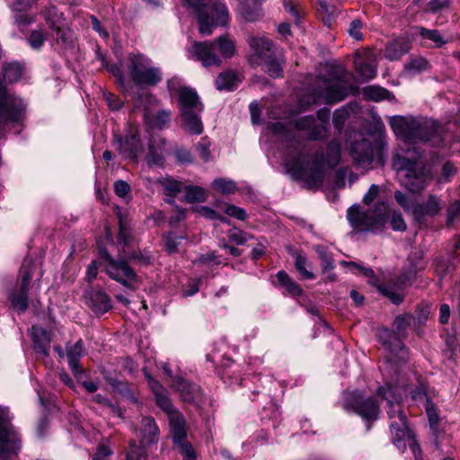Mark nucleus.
Returning <instances> with one entry per match:
<instances>
[{
	"mask_svg": "<svg viewBox=\"0 0 460 460\" xmlns=\"http://www.w3.org/2000/svg\"><path fill=\"white\" fill-rule=\"evenodd\" d=\"M341 156L340 144L332 141L327 146L326 154L317 151L314 154L303 147L295 156L286 160L288 171L296 178L301 179L306 188H319L325 174V165L334 167Z\"/></svg>",
	"mask_w": 460,
	"mask_h": 460,
	"instance_id": "obj_1",
	"label": "nucleus"
},
{
	"mask_svg": "<svg viewBox=\"0 0 460 460\" xmlns=\"http://www.w3.org/2000/svg\"><path fill=\"white\" fill-rule=\"evenodd\" d=\"M390 125L396 136L405 142H428L439 144L446 132V125H441L431 119H410L395 116L390 119Z\"/></svg>",
	"mask_w": 460,
	"mask_h": 460,
	"instance_id": "obj_2",
	"label": "nucleus"
},
{
	"mask_svg": "<svg viewBox=\"0 0 460 460\" xmlns=\"http://www.w3.org/2000/svg\"><path fill=\"white\" fill-rule=\"evenodd\" d=\"M394 166L404 172L402 185L412 193H420L431 181L430 172L421 161V153L416 147L408 148L405 155H397Z\"/></svg>",
	"mask_w": 460,
	"mask_h": 460,
	"instance_id": "obj_3",
	"label": "nucleus"
},
{
	"mask_svg": "<svg viewBox=\"0 0 460 460\" xmlns=\"http://www.w3.org/2000/svg\"><path fill=\"white\" fill-rule=\"evenodd\" d=\"M182 2L195 10L199 24V31L202 35H210L213 28L225 26L228 22V9L220 1L182 0Z\"/></svg>",
	"mask_w": 460,
	"mask_h": 460,
	"instance_id": "obj_4",
	"label": "nucleus"
},
{
	"mask_svg": "<svg viewBox=\"0 0 460 460\" xmlns=\"http://www.w3.org/2000/svg\"><path fill=\"white\" fill-rule=\"evenodd\" d=\"M388 205L384 201L376 204L374 209H364L360 205L354 204L347 211V218L358 233L371 232L381 229L386 221Z\"/></svg>",
	"mask_w": 460,
	"mask_h": 460,
	"instance_id": "obj_5",
	"label": "nucleus"
},
{
	"mask_svg": "<svg viewBox=\"0 0 460 460\" xmlns=\"http://www.w3.org/2000/svg\"><path fill=\"white\" fill-rule=\"evenodd\" d=\"M377 394L387 401L389 409L387 414L390 422V430L393 435V442L398 448H405L403 441L410 438L411 431L407 425V417L400 405L401 397L395 396L392 392V386L379 387Z\"/></svg>",
	"mask_w": 460,
	"mask_h": 460,
	"instance_id": "obj_6",
	"label": "nucleus"
},
{
	"mask_svg": "<svg viewBox=\"0 0 460 460\" xmlns=\"http://www.w3.org/2000/svg\"><path fill=\"white\" fill-rule=\"evenodd\" d=\"M358 88L351 84V75L347 72L341 73L337 77L323 82V88L314 92L313 103L324 101L326 103H336L349 94H356Z\"/></svg>",
	"mask_w": 460,
	"mask_h": 460,
	"instance_id": "obj_7",
	"label": "nucleus"
},
{
	"mask_svg": "<svg viewBox=\"0 0 460 460\" xmlns=\"http://www.w3.org/2000/svg\"><path fill=\"white\" fill-rule=\"evenodd\" d=\"M128 70L131 81L137 87H153L163 79L161 69L153 66L152 60L142 54L129 55Z\"/></svg>",
	"mask_w": 460,
	"mask_h": 460,
	"instance_id": "obj_8",
	"label": "nucleus"
},
{
	"mask_svg": "<svg viewBox=\"0 0 460 460\" xmlns=\"http://www.w3.org/2000/svg\"><path fill=\"white\" fill-rule=\"evenodd\" d=\"M283 62L282 52L273 40L261 37V69L273 78L280 77Z\"/></svg>",
	"mask_w": 460,
	"mask_h": 460,
	"instance_id": "obj_9",
	"label": "nucleus"
},
{
	"mask_svg": "<svg viewBox=\"0 0 460 460\" xmlns=\"http://www.w3.org/2000/svg\"><path fill=\"white\" fill-rule=\"evenodd\" d=\"M343 407L347 411H352L363 419L376 420L379 413V403L376 396L364 398L358 393L348 394Z\"/></svg>",
	"mask_w": 460,
	"mask_h": 460,
	"instance_id": "obj_10",
	"label": "nucleus"
},
{
	"mask_svg": "<svg viewBox=\"0 0 460 460\" xmlns=\"http://www.w3.org/2000/svg\"><path fill=\"white\" fill-rule=\"evenodd\" d=\"M43 17L49 29L56 33L57 40H60L66 45L72 43V34L66 26L63 13L59 12L56 6L49 5L44 10Z\"/></svg>",
	"mask_w": 460,
	"mask_h": 460,
	"instance_id": "obj_11",
	"label": "nucleus"
},
{
	"mask_svg": "<svg viewBox=\"0 0 460 460\" xmlns=\"http://www.w3.org/2000/svg\"><path fill=\"white\" fill-rule=\"evenodd\" d=\"M105 261V272L112 279L124 286H128V282L137 279L136 272L124 259L116 261L111 255L107 254Z\"/></svg>",
	"mask_w": 460,
	"mask_h": 460,
	"instance_id": "obj_12",
	"label": "nucleus"
},
{
	"mask_svg": "<svg viewBox=\"0 0 460 460\" xmlns=\"http://www.w3.org/2000/svg\"><path fill=\"white\" fill-rule=\"evenodd\" d=\"M189 53L192 58L201 62L202 66H219L221 59L216 53V41H194L189 49Z\"/></svg>",
	"mask_w": 460,
	"mask_h": 460,
	"instance_id": "obj_13",
	"label": "nucleus"
},
{
	"mask_svg": "<svg viewBox=\"0 0 460 460\" xmlns=\"http://www.w3.org/2000/svg\"><path fill=\"white\" fill-rule=\"evenodd\" d=\"M169 423L175 447L179 452L190 454L192 452V446L186 441L187 432L183 416L179 411L172 413L169 416Z\"/></svg>",
	"mask_w": 460,
	"mask_h": 460,
	"instance_id": "obj_14",
	"label": "nucleus"
},
{
	"mask_svg": "<svg viewBox=\"0 0 460 460\" xmlns=\"http://www.w3.org/2000/svg\"><path fill=\"white\" fill-rule=\"evenodd\" d=\"M113 145L125 158L135 159L143 151V146L135 129L130 130L125 137L115 135Z\"/></svg>",
	"mask_w": 460,
	"mask_h": 460,
	"instance_id": "obj_15",
	"label": "nucleus"
},
{
	"mask_svg": "<svg viewBox=\"0 0 460 460\" xmlns=\"http://www.w3.org/2000/svg\"><path fill=\"white\" fill-rule=\"evenodd\" d=\"M378 336L382 344L398 357L400 361L406 362L408 360L409 353L402 340L395 333L391 332L388 329H382L379 331Z\"/></svg>",
	"mask_w": 460,
	"mask_h": 460,
	"instance_id": "obj_16",
	"label": "nucleus"
},
{
	"mask_svg": "<svg viewBox=\"0 0 460 460\" xmlns=\"http://www.w3.org/2000/svg\"><path fill=\"white\" fill-rule=\"evenodd\" d=\"M87 305L97 314H103L111 308L110 296L102 290L89 288L84 294Z\"/></svg>",
	"mask_w": 460,
	"mask_h": 460,
	"instance_id": "obj_17",
	"label": "nucleus"
},
{
	"mask_svg": "<svg viewBox=\"0 0 460 460\" xmlns=\"http://www.w3.org/2000/svg\"><path fill=\"white\" fill-rule=\"evenodd\" d=\"M179 102L181 114L185 112L203 111V104L199 101L198 93L190 87H181L179 89Z\"/></svg>",
	"mask_w": 460,
	"mask_h": 460,
	"instance_id": "obj_18",
	"label": "nucleus"
},
{
	"mask_svg": "<svg viewBox=\"0 0 460 460\" xmlns=\"http://www.w3.org/2000/svg\"><path fill=\"white\" fill-rule=\"evenodd\" d=\"M172 383L185 402L194 404H199L202 402L203 394L199 385L189 383L181 377L175 378Z\"/></svg>",
	"mask_w": 460,
	"mask_h": 460,
	"instance_id": "obj_19",
	"label": "nucleus"
},
{
	"mask_svg": "<svg viewBox=\"0 0 460 460\" xmlns=\"http://www.w3.org/2000/svg\"><path fill=\"white\" fill-rule=\"evenodd\" d=\"M441 210L439 199L434 195H429L425 204H417L412 207L411 214L413 219L422 224L426 217H434Z\"/></svg>",
	"mask_w": 460,
	"mask_h": 460,
	"instance_id": "obj_20",
	"label": "nucleus"
},
{
	"mask_svg": "<svg viewBox=\"0 0 460 460\" xmlns=\"http://www.w3.org/2000/svg\"><path fill=\"white\" fill-rule=\"evenodd\" d=\"M351 155L362 167L370 165L374 159V150L370 141L362 139L355 142L351 146Z\"/></svg>",
	"mask_w": 460,
	"mask_h": 460,
	"instance_id": "obj_21",
	"label": "nucleus"
},
{
	"mask_svg": "<svg viewBox=\"0 0 460 460\" xmlns=\"http://www.w3.org/2000/svg\"><path fill=\"white\" fill-rule=\"evenodd\" d=\"M139 432L141 435L140 443L144 447L156 443L159 439V429L152 417L142 418Z\"/></svg>",
	"mask_w": 460,
	"mask_h": 460,
	"instance_id": "obj_22",
	"label": "nucleus"
},
{
	"mask_svg": "<svg viewBox=\"0 0 460 460\" xmlns=\"http://www.w3.org/2000/svg\"><path fill=\"white\" fill-rule=\"evenodd\" d=\"M144 119L148 128L162 129L169 124L171 112L166 110H159L156 112L146 110Z\"/></svg>",
	"mask_w": 460,
	"mask_h": 460,
	"instance_id": "obj_23",
	"label": "nucleus"
},
{
	"mask_svg": "<svg viewBox=\"0 0 460 460\" xmlns=\"http://www.w3.org/2000/svg\"><path fill=\"white\" fill-rule=\"evenodd\" d=\"M164 144L165 140L160 137H154L150 139L148 154L146 155L148 164L155 165H160L163 164Z\"/></svg>",
	"mask_w": 460,
	"mask_h": 460,
	"instance_id": "obj_24",
	"label": "nucleus"
},
{
	"mask_svg": "<svg viewBox=\"0 0 460 460\" xmlns=\"http://www.w3.org/2000/svg\"><path fill=\"white\" fill-rule=\"evenodd\" d=\"M31 330L34 349L43 356H48L51 341L49 333L39 326H32Z\"/></svg>",
	"mask_w": 460,
	"mask_h": 460,
	"instance_id": "obj_25",
	"label": "nucleus"
},
{
	"mask_svg": "<svg viewBox=\"0 0 460 460\" xmlns=\"http://www.w3.org/2000/svg\"><path fill=\"white\" fill-rule=\"evenodd\" d=\"M410 49V44L406 40L397 39L387 44L385 49V57L389 60H397Z\"/></svg>",
	"mask_w": 460,
	"mask_h": 460,
	"instance_id": "obj_26",
	"label": "nucleus"
},
{
	"mask_svg": "<svg viewBox=\"0 0 460 460\" xmlns=\"http://www.w3.org/2000/svg\"><path fill=\"white\" fill-rule=\"evenodd\" d=\"M19 448L16 436L5 428H0V456L14 454Z\"/></svg>",
	"mask_w": 460,
	"mask_h": 460,
	"instance_id": "obj_27",
	"label": "nucleus"
},
{
	"mask_svg": "<svg viewBox=\"0 0 460 460\" xmlns=\"http://www.w3.org/2000/svg\"><path fill=\"white\" fill-rule=\"evenodd\" d=\"M201 112L194 111L181 114L184 128L193 135H200L203 132V124L199 116Z\"/></svg>",
	"mask_w": 460,
	"mask_h": 460,
	"instance_id": "obj_28",
	"label": "nucleus"
},
{
	"mask_svg": "<svg viewBox=\"0 0 460 460\" xmlns=\"http://www.w3.org/2000/svg\"><path fill=\"white\" fill-rule=\"evenodd\" d=\"M239 83V75L234 71H225L220 73L215 81L216 87L218 90L229 91L237 88Z\"/></svg>",
	"mask_w": 460,
	"mask_h": 460,
	"instance_id": "obj_29",
	"label": "nucleus"
},
{
	"mask_svg": "<svg viewBox=\"0 0 460 460\" xmlns=\"http://www.w3.org/2000/svg\"><path fill=\"white\" fill-rule=\"evenodd\" d=\"M84 351L82 340L77 341L74 345L66 347V356L70 368L75 374L80 372L79 358Z\"/></svg>",
	"mask_w": 460,
	"mask_h": 460,
	"instance_id": "obj_30",
	"label": "nucleus"
},
{
	"mask_svg": "<svg viewBox=\"0 0 460 460\" xmlns=\"http://www.w3.org/2000/svg\"><path fill=\"white\" fill-rule=\"evenodd\" d=\"M258 0H240L238 13L247 22H254L257 19Z\"/></svg>",
	"mask_w": 460,
	"mask_h": 460,
	"instance_id": "obj_31",
	"label": "nucleus"
},
{
	"mask_svg": "<svg viewBox=\"0 0 460 460\" xmlns=\"http://www.w3.org/2000/svg\"><path fill=\"white\" fill-rule=\"evenodd\" d=\"M28 290L29 289H19L12 291L9 294V300L12 307L20 313H23L28 308Z\"/></svg>",
	"mask_w": 460,
	"mask_h": 460,
	"instance_id": "obj_32",
	"label": "nucleus"
},
{
	"mask_svg": "<svg viewBox=\"0 0 460 460\" xmlns=\"http://www.w3.org/2000/svg\"><path fill=\"white\" fill-rule=\"evenodd\" d=\"M216 49L223 58H230L235 54V42L227 34L216 39Z\"/></svg>",
	"mask_w": 460,
	"mask_h": 460,
	"instance_id": "obj_33",
	"label": "nucleus"
},
{
	"mask_svg": "<svg viewBox=\"0 0 460 460\" xmlns=\"http://www.w3.org/2000/svg\"><path fill=\"white\" fill-rule=\"evenodd\" d=\"M413 316L411 314H399L394 320L395 334L399 339L405 338L407 330L411 325Z\"/></svg>",
	"mask_w": 460,
	"mask_h": 460,
	"instance_id": "obj_34",
	"label": "nucleus"
},
{
	"mask_svg": "<svg viewBox=\"0 0 460 460\" xmlns=\"http://www.w3.org/2000/svg\"><path fill=\"white\" fill-rule=\"evenodd\" d=\"M277 279L279 284L284 287L291 296H297L303 294L302 288L293 281L285 271H279L277 274Z\"/></svg>",
	"mask_w": 460,
	"mask_h": 460,
	"instance_id": "obj_35",
	"label": "nucleus"
},
{
	"mask_svg": "<svg viewBox=\"0 0 460 460\" xmlns=\"http://www.w3.org/2000/svg\"><path fill=\"white\" fill-rule=\"evenodd\" d=\"M158 183L163 187L164 194L169 197H175L183 188V184L171 177L160 179Z\"/></svg>",
	"mask_w": 460,
	"mask_h": 460,
	"instance_id": "obj_36",
	"label": "nucleus"
},
{
	"mask_svg": "<svg viewBox=\"0 0 460 460\" xmlns=\"http://www.w3.org/2000/svg\"><path fill=\"white\" fill-rule=\"evenodd\" d=\"M4 78L8 83L17 82L22 75V66L16 62L5 64L3 66Z\"/></svg>",
	"mask_w": 460,
	"mask_h": 460,
	"instance_id": "obj_37",
	"label": "nucleus"
},
{
	"mask_svg": "<svg viewBox=\"0 0 460 460\" xmlns=\"http://www.w3.org/2000/svg\"><path fill=\"white\" fill-rule=\"evenodd\" d=\"M211 186L217 190V192H220L222 194H232L234 193L237 190L236 183L230 179L226 178H217L215 179Z\"/></svg>",
	"mask_w": 460,
	"mask_h": 460,
	"instance_id": "obj_38",
	"label": "nucleus"
},
{
	"mask_svg": "<svg viewBox=\"0 0 460 460\" xmlns=\"http://www.w3.org/2000/svg\"><path fill=\"white\" fill-rule=\"evenodd\" d=\"M184 199L188 202H203L206 200L207 194L203 188L199 186L188 185L184 188Z\"/></svg>",
	"mask_w": 460,
	"mask_h": 460,
	"instance_id": "obj_39",
	"label": "nucleus"
},
{
	"mask_svg": "<svg viewBox=\"0 0 460 460\" xmlns=\"http://www.w3.org/2000/svg\"><path fill=\"white\" fill-rule=\"evenodd\" d=\"M417 279V269L414 265H410L397 278V285L400 288H406L412 285Z\"/></svg>",
	"mask_w": 460,
	"mask_h": 460,
	"instance_id": "obj_40",
	"label": "nucleus"
},
{
	"mask_svg": "<svg viewBox=\"0 0 460 460\" xmlns=\"http://www.w3.org/2000/svg\"><path fill=\"white\" fill-rule=\"evenodd\" d=\"M293 255L296 260L295 266L298 272L303 276V278L306 279H313L314 278V274L306 269L307 266H309L306 257L297 252H294Z\"/></svg>",
	"mask_w": 460,
	"mask_h": 460,
	"instance_id": "obj_41",
	"label": "nucleus"
},
{
	"mask_svg": "<svg viewBox=\"0 0 460 460\" xmlns=\"http://www.w3.org/2000/svg\"><path fill=\"white\" fill-rule=\"evenodd\" d=\"M47 40V33L42 27L31 31L28 42L33 49H40Z\"/></svg>",
	"mask_w": 460,
	"mask_h": 460,
	"instance_id": "obj_42",
	"label": "nucleus"
},
{
	"mask_svg": "<svg viewBox=\"0 0 460 460\" xmlns=\"http://www.w3.org/2000/svg\"><path fill=\"white\" fill-rule=\"evenodd\" d=\"M249 53L247 56L248 62L253 67L259 66V40L252 36L248 39Z\"/></svg>",
	"mask_w": 460,
	"mask_h": 460,
	"instance_id": "obj_43",
	"label": "nucleus"
},
{
	"mask_svg": "<svg viewBox=\"0 0 460 460\" xmlns=\"http://www.w3.org/2000/svg\"><path fill=\"white\" fill-rule=\"evenodd\" d=\"M155 398L157 406L166 412L168 417L178 411L169 399L167 391L158 394Z\"/></svg>",
	"mask_w": 460,
	"mask_h": 460,
	"instance_id": "obj_44",
	"label": "nucleus"
},
{
	"mask_svg": "<svg viewBox=\"0 0 460 460\" xmlns=\"http://www.w3.org/2000/svg\"><path fill=\"white\" fill-rule=\"evenodd\" d=\"M314 249L322 261L323 270L328 271L334 269V261L327 249L323 245H316Z\"/></svg>",
	"mask_w": 460,
	"mask_h": 460,
	"instance_id": "obj_45",
	"label": "nucleus"
},
{
	"mask_svg": "<svg viewBox=\"0 0 460 460\" xmlns=\"http://www.w3.org/2000/svg\"><path fill=\"white\" fill-rule=\"evenodd\" d=\"M119 231L118 241L124 245L130 244L132 240L131 231L126 219H124L121 215H119Z\"/></svg>",
	"mask_w": 460,
	"mask_h": 460,
	"instance_id": "obj_46",
	"label": "nucleus"
},
{
	"mask_svg": "<svg viewBox=\"0 0 460 460\" xmlns=\"http://www.w3.org/2000/svg\"><path fill=\"white\" fill-rule=\"evenodd\" d=\"M349 117V111L346 108H341L335 111L332 118V123L335 128L341 133L344 128L345 122Z\"/></svg>",
	"mask_w": 460,
	"mask_h": 460,
	"instance_id": "obj_47",
	"label": "nucleus"
},
{
	"mask_svg": "<svg viewBox=\"0 0 460 460\" xmlns=\"http://www.w3.org/2000/svg\"><path fill=\"white\" fill-rule=\"evenodd\" d=\"M387 91L382 87L371 85L364 89V95L373 101H380L385 98Z\"/></svg>",
	"mask_w": 460,
	"mask_h": 460,
	"instance_id": "obj_48",
	"label": "nucleus"
},
{
	"mask_svg": "<svg viewBox=\"0 0 460 460\" xmlns=\"http://www.w3.org/2000/svg\"><path fill=\"white\" fill-rule=\"evenodd\" d=\"M356 66L358 69V72L360 74V75L366 79H372L376 76V67L370 64H367L364 61H357Z\"/></svg>",
	"mask_w": 460,
	"mask_h": 460,
	"instance_id": "obj_49",
	"label": "nucleus"
},
{
	"mask_svg": "<svg viewBox=\"0 0 460 460\" xmlns=\"http://www.w3.org/2000/svg\"><path fill=\"white\" fill-rule=\"evenodd\" d=\"M130 259L137 261L140 266H148L153 261L154 257L149 252L146 251H135L130 254Z\"/></svg>",
	"mask_w": 460,
	"mask_h": 460,
	"instance_id": "obj_50",
	"label": "nucleus"
},
{
	"mask_svg": "<svg viewBox=\"0 0 460 460\" xmlns=\"http://www.w3.org/2000/svg\"><path fill=\"white\" fill-rule=\"evenodd\" d=\"M164 247L165 250L170 252H176L178 250V245L180 244V240L182 239L181 236H176L172 233L164 234Z\"/></svg>",
	"mask_w": 460,
	"mask_h": 460,
	"instance_id": "obj_51",
	"label": "nucleus"
},
{
	"mask_svg": "<svg viewBox=\"0 0 460 460\" xmlns=\"http://www.w3.org/2000/svg\"><path fill=\"white\" fill-rule=\"evenodd\" d=\"M420 35L423 39L433 41L436 46H441L445 43L441 34L438 30H429L425 28L420 29Z\"/></svg>",
	"mask_w": 460,
	"mask_h": 460,
	"instance_id": "obj_52",
	"label": "nucleus"
},
{
	"mask_svg": "<svg viewBox=\"0 0 460 460\" xmlns=\"http://www.w3.org/2000/svg\"><path fill=\"white\" fill-rule=\"evenodd\" d=\"M425 406L430 427L435 430L438 423V414L437 413L435 404L431 402V400L427 399Z\"/></svg>",
	"mask_w": 460,
	"mask_h": 460,
	"instance_id": "obj_53",
	"label": "nucleus"
},
{
	"mask_svg": "<svg viewBox=\"0 0 460 460\" xmlns=\"http://www.w3.org/2000/svg\"><path fill=\"white\" fill-rule=\"evenodd\" d=\"M428 67V62L423 58L411 59L405 65V69L410 72H421Z\"/></svg>",
	"mask_w": 460,
	"mask_h": 460,
	"instance_id": "obj_54",
	"label": "nucleus"
},
{
	"mask_svg": "<svg viewBox=\"0 0 460 460\" xmlns=\"http://www.w3.org/2000/svg\"><path fill=\"white\" fill-rule=\"evenodd\" d=\"M457 173L456 166L450 161L445 162L441 167V177L444 181H449Z\"/></svg>",
	"mask_w": 460,
	"mask_h": 460,
	"instance_id": "obj_55",
	"label": "nucleus"
},
{
	"mask_svg": "<svg viewBox=\"0 0 460 460\" xmlns=\"http://www.w3.org/2000/svg\"><path fill=\"white\" fill-rule=\"evenodd\" d=\"M363 27V22L359 19L353 20L348 29V32L350 37L355 39L356 40H360L363 39V35L361 33V29Z\"/></svg>",
	"mask_w": 460,
	"mask_h": 460,
	"instance_id": "obj_56",
	"label": "nucleus"
},
{
	"mask_svg": "<svg viewBox=\"0 0 460 460\" xmlns=\"http://www.w3.org/2000/svg\"><path fill=\"white\" fill-rule=\"evenodd\" d=\"M197 212L201 217H206L208 219H210V220L219 219V220H221L223 222H227V218L219 216L217 211H215L214 209H212V208H210L208 207L201 206V207L197 208Z\"/></svg>",
	"mask_w": 460,
	"mask_h": 460,
	"instance_id": "obj_57",
	"label": "nucleus"
},
{
	"mask_svg": "<svg viewBox=\"0 0 460 460\" xmlns=\"http://www.w3.org/2000/svg\"><path fill=\"white\" fill-rule=\"evenodd\" d=\"M114 192L120 198L127 199L129 197L130 186L123 181L119 180L114 182Z\"/></svg>",
	"mask_w": 460,
	"mask_h": 460,
	"instance_id": "obj_58",
	"label": "nucleus"
},
{
	"mask_svg": "<svg viewBox=\"0 0 460 460\" xmlns=\"http://www.w3.org/2000/svg\"><path fill=\"white\" fill-rule=\"evenodd\" d=\"M390 224L394 231H405L407 228L406 223L399 212L393 213Z\"/></svg>",
	"mask_w": 460,
	"mask_h": 460,
	"instance_id": "obj_59",
	"label": "nucleus"
},
{
	"mask_svg": "<svg viewBox=\"0 0 460 460\" xmlns=\"http://www.w3.org/2000/svg\"><path fill=\"white\" fill-rule=\"evenodd\" d=\"M451 0H429L427 10L432 13H438L449 6Z\"/></svg>",
	"mask_w": 460,
	"mask_h": 460,
	"instance_id": "obj_60",
	"label": "nucleus"
},
{
	"mask_svg": "<svg viewBox=\"0 0 460 460\" xmlns=\"http://www.w3.org/2000/svg\"><path fill=\"white\" fill-rule=\"evenodd\" d=\"M379 290L384 296L388 297L394 305H399L403 300L402 295L394 292V290H392L390 288H388L386 286L379 287Z\"/></svg>",
	"mask_w": 460,
	"mask_h": 460,
	"instance_id": "obj_61",
	"label": "nucleus"
},
{
	"mask_svg": "<svg viewBox=\"0 0 460 460\" xmlns=\"http://www.w3.org/2000/svg\"><path fill=\"white\" fill-rule=\"evenodd\" d=\"M196 148L204 162H208L210 159V143L208 141L202 139L198 143Z\"/></svg>",
	"mask_w": 460,
	"mask_h": 460,
	"instance_id": "obj_62",
	"label": "nucleus"
},
{
	"mask_svg": "<svg viewBox=\"0 0 460 460\" xmlns=\"http://www.w3.org/2000/svg\"><path fill=\"white\" fill-rule=\"evenodd\" d=\"M460 216V202L455 201L447 209V225L452 226L455 219Z\"/></svg>",
	"mask_w": 460,
	"mask_h": 460,
	"instance_id": "obj_63",
	"label": "nucleus"
},
{
	"mask_svg": "<svg viewBox=\"0 0 460 460\" xmlns=\"http://www.w3.org/2000/svg\"><path fill=\"white\" fill-rule=\"evenodd\" d=\"M394 199L396 202L404 209V211L408 212L412 210L411 200L406 194L400 190H396L394 192Z\"/></svg>",
	"mask_w": 460,
	"mask_h": 460,
	"instance_id": "obj_64",
	"label": "nucleus"
}]
</instances>
